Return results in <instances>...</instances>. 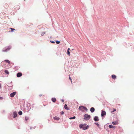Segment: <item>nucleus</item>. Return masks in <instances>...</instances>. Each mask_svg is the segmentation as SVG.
Returning a JSON list of instances; mask_svg holds the SVG:
<instances>
[{"instance_id": "1", "label": "nucleus", "mask_w": 134, "mask_h": 134, "mask_svg": "<svg viewBox=\"0 0 134 134\" xmlns=\"http://www.w3.org/2000/svg\"><path fill=\"white\" fill-rule=\"evenodd\" d=\"M79 127L80 128H82L83 129L85 130L88 128L89 126L88 125L86 126L85 125L81 124L79 125Z\"/></svg>"}, {"instance_id": "2", "label": "nucleus", "mask_w": 134, "mask_h": 134, "mask_svg": "<svg viewBox=\"0 0 134 134\" xmlns=\"http://www.w3.org/2000/svg\"><path fill=\"white\" fill-rule=\"evenodd\" d=\"M90 118V115L86 114L84 115V119L86 120H88Z\"/></svg>"}, {"instance_id": "3", "label": "nucleus", "mask_w": 134, "mask_h": 134, "mask_svg": "<svg viewBox=\"0 0 134 134\" xmlns=\"http://www.w3.org/2000/svg\"><path fill=\"white\" fill-rule=\"evenodd\" d=\"M79 109L80 110H82L83 109L85 110L86 111L87 110V109L85 107L81 105L79 107Z\"/></svg>"}, {"instance_id": "4", "label": "nucleus", "mask_w": 134, "mask_h": 134, "mask_svg": "<svg viewBox=\"0 0 134 134\" xmlns=\"http://www.w3.org/2000/svg\"><path fill=\"white\" fill-rule=\"evenodd\" d=\"M11 48V47L10 46H9L8 47H5L3 48L2 50V51L4 52H7L9 51Z\"/></svg>"}, {"instance_id": "5", "label": "nucleus", "mask_w": 134, "mask_h": 134, "mask_svg": "<svg viewBox=\"0 0 134 134\" xmlns=\"http://www.w3.org/2000/svg\"><path fill=\"white\" fill-rule=\"evenodd\" d=\"M106 114V112L105 111L103 110L102 111V112L101 113V115L102 117L105 115Z\"/></svg>"}, {"instance_id": "6", "label": "nucleus", "mask_w": 134, "mask_h": 134, "mask_svg": "<svg viewBox=\"0 0 134 134\" xmlns=\"http://www.w3.org/2000/svg\"><path fill=\"white\" fill-rule=\"evenodd\" d=\"M13 115H14L13 118H15L16 117L17 115V112L15 111H13Z\"/></svg>"}, {"instance_id": "7", "label": "nucleus", "mask_w": 134, "mask_h": 134, "mask_svg": "<svg viewBox=\"0 0 134 134\" xmlns=\"http://www.w3.org/2000/svg\"><path fill=\"white\" fill-rule=\"evenodd\" d=\"M99 119L98 116H95L94 117V120L95 121H98L99 120Z\"/></svg>"}, {"instance_id": "8", "label": "nucleus", "mask_w": 134, "mask_h": 134, "mask_svg": "<svg viewBox=\"0 0 134 134\" xmlns=\"http://www.w3.org/2000/svg\"><path fill=\"white\" fill-rule=\"evenodd\" d=\"M16 94L15 92H13L10 94V97H13L14 95Z\"/></svg>"}, {"instance_id": "9", "label": "nucleus", "mask_w": 134, "mask_h": 134, "mask_svg": "<svg viewBox=\"0 0 134 134\" xmlns=\"http://www.w3.org/2000/svg\"><path fill=\"white\" fill-rule=\"evenodd\" d=\"M95 109L94 108L92 107L90 109V111L92 113H93Z\"/></svg>"}, {"instance_id": "10", "label": "nucleus", "mask_w": 134, "mask_h": 134, "mask_svg": "<svg viewBox=\"0 0 134 134\" xmlns=\"http://www.w3.org/2000/svg\"><path fill=\"white\" fill-rule=\"evenodd\" d=\"M22 75V74L20 73H18L17 74V76L18 77H19L21 76Z\"/></svg>"}, {"instance_id": "11", "label": "nucleus", "mask_w": 134, "mask_h": 134, "mask_svg": "<svg viewBox=\"0 0 134 134\" xmlns=\"http://www.w3.org/2000/svg\"><path fill=\"white\" fill-rule=\"evenodd\" d=\"M54 119L55 120H59V119L60 118L58 117L55 116L54 118Z\"/></svg>"}, {"instance_id": "12", "label": "nucleus", "mask_w": 134, "mask_h": 134, "mask_svg": "<svg viewBox=\"0 0 134 134\" xmlns=\"http://www.w3.org/2000/svg\"><path fill=\"white\" fill-rule=\"evenodd\" d=\"M52 100L53 102H55L56 101V99L55 98H52Z\"/></svg>"}, {"instance_id": "13", "label": "nucleus", "mask_w": 134, "mask_h": 134, "mask_svg": "<svg viewBox=\"0 0 134 134\" xmlns=\"http://www.w3.org/2000/svg\"><path fill=\"white\" fill-rule=\"evenodd\" d=\"M64 108L65 109L67 110H68L69 109L68 107L67 106V105L66 104L64 106Z\"/></svg>"}, {"instance_id": "14", "label": "nucleus", "mask_w": 134, "mask_h": 134, "mask_svg": "<svg viewBox=\"0 0 134 134\" xmlns=\"http://www.w3.org/2000/svg\"><path fill=\"white\" fill-rule=\"evenodd\" d=\"M112 77L114 79H115L116 78V76L115 75H112Z\"/></svg>"}, {"instance_id": "15", "label": "nucleus", "mask_w": 134, "mask_h": 134, "mask_svg": "<svg viewBox=\"0 0 134 134\" xmlns=\"http://www.w3.org/2000/svg\"><path fill=\"white\" fill-rule=\"evenodd\" d=\"M112 123L114 125H116L117 124V122L116 121L115 122H113Z\"/></svg>"}, {"instance_id": "16", "label": "nucleus", "mask_w": 134, "mask_h": 134, "mask_svg": "<svg viewBox=\"0 0 134 134\" xmlns=\"http://www.w3.org/2000/svg\"><path fill=\"white\" fill-rule=\"evenodd\" d=\"M7 74H9V72L7 70H5L4 71Z\"/></svg>"}, {"instance_id": "17", "label": "nucleus", "mask_w": 134, "mask_h": 134, "mask_svg": "<svg viewBox=\"0 0 134 134\" xmlns=\"http://www.w3.org/2000/svg\"><path fill=\"white\" fill-rule=\"evenodd\" d=\"M4 61L6 62H7V63H9V64L10 63V61L9 60H4Z\"/></svg>"}, {"instance_id": "18", "label": "nucleus", "mask_w": 134, "mask_h": 134, "mask_svg": "<svg viewBox=\"0 0 134 134\" xmlns=\"http://www.w3.org/2000/svg\"><path fill=\"white\" fill-rule=\"evenodd\" d=\"M94 124H95L96 125H97V126H98V127H99V125L98 124V122H95L94 123Z\"/></svg>"}, {"instance_id": "19", "label": "nucleus", "mask_w": 134, "mask_h": 134, "mask_svg": "<svg viewBox=\"0 0 134 134\" xmlns=\"http://www.w3.org/2000/svg\"><path fill=\"white\" fill-rule=\"evenodd\" d=\"M18 114L19 115H21L22 114V112L21 111H20L18 112Z\"/></svg>"}, {"instance_id": "20", "label": "nucleus", "mask_w": 134, "mask_h": 134, "mask_svg": "<svg viewBox=\"0 0 134 134\" xmlns=\"http://www.w3.org/2000/svg\"><path fill=\"white\" fill-rule=\"evenodd\" d=\"M75 116H74L72 117H71L69 118V119H75Z\"/></svg>"}, {"instance_id": "21", "label": "nucleus", "mask_w": 134, "mask_h": 134, "mask_svg": "<svg viewBox=\"0 0 134 134\" xmlns=\"http://www.w3.org/2000/svg\"><path fill=\"white\" fill-rule=\"evenodd\" d=\"M45 34V32H42V33L41 34V36H43V35H44V34Z\"/></svg>"}, {"instance_id": "22", "label": "nucleus", "mask_w": 134, "mask_h": 134, "mask_svg": "<svg viewBox=\"0 0 134 134\" xmlns=\"http://www.w3.org/2000/svg\"><path fill=\"white\" fill-rule=\"evenodd\" d=\"M109 127L110 128H112L113 127V126L112 125H109Z\"/></svg>"}, {"instance_id": "23", "label": "nucleus", "mask_w": 134, "mask_h": 134, "mask_svg": "<svg viewBox=\"0 0 134 134\" xmlns=\"http://www.w3.org/2000/svg\"><path fill=\"white\" fill-rule=\"evenodd\" d=\"M29 118L26 116L25 117V119L26 121L27 120L29 119Z\"/></svg>"}, {"instance_id": "24", "label": "nucleus", "mask_w": 134, "mask_h": 134, "mask_svg": "<svg viewBox=\"0 0 134 134\" xmlns=\"http://www.w3.org/2000/svg\"><path fill=\"white\" fill-rule=\"evenodd\" d=\"M55 42H56V43L57 44H59L60 43V42L59 41H56Z\"/></svg>"}, {"instance_id": "25", "label": "nucleus", "mask_w": 134, "mask_h": 134, "mask_svg": "<svg viewBox=\"0 0 134 134\" xmlns=\"http://www.w3.org/2000/svg\"><path fill=\"white\" fill-rule=\"evenodd\" d=\"M10 29L11 30V31L13 32V30H15V29H13L12 28H10Z\"/></svg>"}, {"instance_id": "26", "label": "nucleus", "mask_w": 134, "mask_h": 134, "mask_svg": "<svg viewBox=\"0 0 134 134\" xmlns=\"http://www.w3.org/2000/svg\"><path fill=\"white\" fill-rule=\"evenodd\" d=\"M67 53L68 55L70 54V52H69V51L68 50H67Z\"/></svg>"}, {"instance_id": "27", "label": "nucleus", "mask_w": 134, "mask_h": 134, "mask_svg": "<svg viewBox=\"0 0 134 134\" xmlns=\"http://www.w3.org/2000/svg\"><path fill=\"white\" fill-rule=\"evenodd\" d=\"M60 113L62 115H63L64 114V112H63V111H61V112H60Z\"/></svg>"}, {"instance_id": "28", "label": "nucleus", "mask_w": 134, "mask_h": 134, "mask_svg": "<svg viewBox=\"0 0 134 134\" xmlns=\"http://www.w3.org/2000/svg\"><path fill=\"white\" fill-rule=\"evenodd\" d=\"M116 111V109H113V111L112 112H114V111Z\"/></svg>"}, {"instance_id": "29", "label": "nucleus", "mask_w": 134, "mask_h": 134, "mask_svg": "<svg viewBox=\"0 0 134 134\" xmlns=\"http://www.w3.org/2000/svg\"><path fill=\"white\" fill-rule=\"evenodd\" d=\"M69 79L71 81V83H72V81H71V77H70V76L69 77Z\"/></svg>"}, {"instance_id": "30", "label": "nucleus", "mask_w": 134, "mask_h": 134, "mask_svg": "<svg viewBox=\"0 0 134 134\" xmlns=\"http://www.w3.org/2000/svg\"><path fill=\"white\" fill-rule=\"evenodd\" d=\"M51 42L52 43H55V42L54 41H51Z\"/></svg>"}, {"instance_id": "31", "label": "nucleus", "mask_w": 134, "mask_h": 134, "mask_svg": "<svg viewBox=\"0 0 134 134\" xmlns=\"http://www.w3.org/2000/svg\"><path fill=\"white\" fill-rule=\"evenodd\" d=\"M3 99V98L2 97H0V99Z\"/></svg>"}, {"instance_id": "32", "label": "nucleus", "mask_w": 134, "mask_h": 134, "mask_svg": "<svg viewBox=\"0 0 134 134\" xmlns=\"http://www.w3.org/2000/svg\"><path fill=\"white\" fill-rule=\"evenodd\" d=\"M62 100V101L63 102H64V100Z\"/></svg>"}, {"instance_id": "33", "label": "nucleus", "mask_w": 134, "mask_h": 134, "mask_svg": "<svg viewBox=\"0 0 134 134\" xmlns=\"http://www.w3.org/2000/svg\"><path fill=\"white\" fill-rule=\"evenodd\" d=\"M39 96L40 97L41 96H42V94H40V95Z\"/></svg>"}, {"instance_id": "34", "label": "nucleus", "mask_w": 134, "mask_h": 134, "mask_svg": "<svg viewBox=\"0 0 134 134\" xmlns=\"http://www.w3.org/2000/svg\"><path fill=\"white\" fill-rule=\"evenodd\" d=\"M70 49V48H68V50L69 51V50Z\"/></svg>"}]
</instances>
